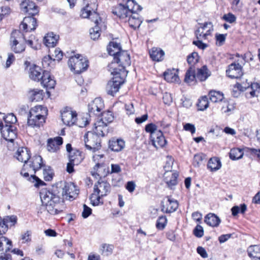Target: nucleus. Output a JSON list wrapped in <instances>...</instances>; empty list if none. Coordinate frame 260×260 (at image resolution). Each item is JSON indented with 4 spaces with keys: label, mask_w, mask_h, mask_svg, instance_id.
Masks as SVG:
<instances>
[{
    "label": "nucleus",
    "mask_w": 260,
    "mask_h": 260,
    "mask_svg": "<svg viewBox=\"0 0 260 260\" xmlns=\"http://www.w3.org/2000/svg\"><path fill=\"white\" fill-rule=\"evenodd\" d=\"M57 188V186H53L51 189H43L40 193L42 204L45 206L47 212L52 215L57 214L63 209Z\"/></svg>",
    "instance_id": "obj_1"
},
{
    "label": "nucleus",
    "mask_w": 260,
    "mask_h": 260,
    "mask_svg": "<svg viewBox=\"0 0 260 260\" xmlns=\"http://www.w3.org/2000/svg\"><path fill=\"white\" fill-rule=\"evenodd\" d=\"M131 61L129 54L126 51L123 50L117 56L113 57V60L108 65V70L111 74L119 73L122 75H127L125 68L131 65Z\"/></svg>",
    "instance_id": "obj_2"
},
{
    "label": "nucleus",
    "mask_w": 260,
    "mask_h": 260,
    "mask_svg": "<svg viewBox=\"0 0 260 260\" xmlns=\"http://www.w3.org/2000/svg\"><path fill=\"white\" fill-rule=\"evenodd\" d=\"M141 7L135 1H129L125 4H120L113 8L112 12L120 19L126 22L127 18L135 11H141Z\"/></svg>",
    "instance_id": "obj_3"
},
{
    "label": "nucleus",
    "mask_w": 260,
    "mask_h": 260,
    "mask_svg": "<svg viewBox=\"0 0 260 260\" xmlns=\"http://www.w3.org/2000/svg\"><path fill=\"white\" fill-rule=\"evenodd\" d=\"M97 0H83V7L81 11V16L84 18H89L91 21L99 23L101 18L96 13L98 9Z\"/></svg>",
    "instance_id": "obj_4"
},
{
    "label": "nucleus",
    "mask_w": 260,
    "mask_h": 260,
    "mask_svg": "<svg viewBox=\"0 0 260 260\" xmlns=\"http://www.w3.org/2000/svg\"><path fill=\"white\" fill-rule=\"evenodd\" d=\"M25 36L20 30H14L10 37L11 50L16 53H20L25 49Z\"/></svg>",
    "instance_id": "obj_5"
},
{
    "label": "nucleus",
    "mask_w": 260,
    "mask_h": 260,
    "mask_svg": "<svg viewBox=\"0 0 260 260\" xmlns=\"http://www.w3.org/2000/svg\"><path fill=\"white\" fill-rule=\"evenodd\" d=\"M68 66L72 72L80 74L87 69L88 60L83 56L78 54L69 58Z\"/></svg>",
    "instance_id": "obj_6"
},
{
    "label": "nucleus",
    "mask_w": 260,
    "mask_h": 260,
    "mask_svg": "<svg viewBox=\"0 0 260 260\" xmlns=\"http://www.w3.org/2000/svg\"><path fill=\"white\" fill-rule=\"evenodd\" d=\"M100 136L104 137L102 135L98 134L96 131V126H94V133L88 132L84 136V140L86 148L93 151H95L100 147L101 140Z\"/></svg>",
    "instance_id": "obj_7"
},
{
    "label": "nucleus",
    "mask_w": 260,
    "mask_h": 260,
    "mask_svg": "<svg viewBox=\"0 0 260 260\" xmlns=\"http://www.w3.org/2000/svg\"><path fill=\"white\" fill-rule=\"evenodd\" d=\"M113 76L112 79L109 81L106 86V91L108 94L114 96L118 92L121 85L124 82L126 75H122L118 72L111 74Z\"/></svg>",
    "instance_id": "obj_8"
},
{
    "label": "nucleus",
    "mask_w": 260,
    "mask_h": 260,
    "mask_svg": "<svg viewBox=\"0 0 260 260\" xmlns=\"http://www.w3.org/2000/svg\"><path fill=\"white\" fill-rule=\"evenodd\" d=\"M114 117L111 111H108L102 114L101 119L94 123L98 134L105 136L108 133L107 125L114 120Z\"/></svg>",
    "instance_id": "obj_9"
},
{
    "label": "nucleus",
    "mask_w": 260,
    "mask_h": 260,
    "mask_svg": "<svg viewBox=\"0 0 260 260\" xmlns=\"http://www.w3.org/2000/svg\"><path fill=\"white\" fill-rule=\"evenodd\" d=\"M42 163V157L40 155H35L31 158L30 157L26 164L28 165V168L35 174L37 170L41 169L43 166ZM28 180L32 182H35V186H39L40 183L42 182V181L35 174H31Z\"/></svg>",
    "instance_id": "obj_10"
},
{
    "label": "nucleus",
    "mask_w": 260,
    "mask_h": 260,
    "mask_svg": "<svg viewBox=\"0 0 260 260\" xmlns=\"http://www.w3.org/2000/svg\"><path fill=\"white\" fill-rule=\"evenodd\" d=\"M214 26L211 22L199 23L194 34L197 39L208 40L212 36Z\"/></svg>",
    "instance_id": "obj_11"
},
{
    "label": "nucleus",
    "mask_w": 260,
    "mask_h": 260,
    "mask_svg": "<svg viewBox=\"0 0 260 260\" xmlns=\"http://www.w3.org/2000/svg\"><path fill=\"white\" fill-rule=\"evenodd\" d=\"M245 59V56H242L237 62L230 64L226 71L227 76L232 79L241 77L243 74L242 64H244Z\"/></svg>",
    "instance_id": "obj_12"
},
{
    "label": "nucleus",
    "mask_w": 260,
    "mask_h": 260,
    "mask_svg": "<svg viewBox=\"0 0 260 260\" xmlns=\"http://www.w3.org/2000/svg\"><path fill=\"white\" fill-rule=\"evenodd\" d=\"M57 185H59L60 187H62V196H66L70 199H75L78 194L79 190L72 182H60L59 183H57Z\"/></svg>",
    "instance_id": "obj_13"
},
{
    "label": "nucleus",
    "mask_w": 260,
    "mask_h": 260,
    "mask_svg": "<svg viewBox=\"0 0 260 260\" xmlns=\"http://www.w3.org/2000/svg\"><path fill=\"white\" fill-rule=\"evenodd\" d=\"M77 113L70 108H66L61 112V120L65 125L71 126L77 121Z\"/></svg>",
    "instance_id": "obj_14"
},
{
    "label": "nucleus",
    "mask_w": 260,
    "mask_h": 260,
    "mask_svg": "<svg viewBox=\"0 0 260 260\" xmlns=\"http://www.w3.org/2000/svg\"><path fill=\"white\" fill-rule=\"evenodd\" d=\"M1 133L4 139L11 142H13L17 137L16 128L13 125L5 124Z\"/></svg>",
    "instance_id": "obj_15"
},
{
    "label": "nucleus",
    "mask_w": 260,
    "mask_h": 260,
    "mask_svg": "<svg viewBox=\"0 0 260 260\" xmlns=\"http://www.w3.org/2000/svg\"><path fill=\"white\" fill-rule=\"evenodd\" d=\"M37 26V20L32 16L25 17L20 24L19 30L25 32L34 30Z\"/></svg>",
    "instance_id": "obj_16"
},
{
    "label": "nucleus",
    "mask_w": 260,
    "mask_h": 260,
    "mask_svg": "<svg viewBox=\"0 0 260 260\" xmlns=\"http://www.w3.org/2000/svg\"><path fill=\"white\" fill-rule=\"evenodd\" d=\"M104 108L103 100L100 98H95L88 105V112L90 115H100Z\"/></svg>",
    "instance_id": "obj_17"
},
{
    "label": "nucleus",
    "mask_w": 260,
    "mask_h": 260,
    "mask_svg": "<svg viewBox=\"0 0 260 260\" xmlns=\"http://www.w3.org/2000/svg\"><path fill=\"white\" fill-rule=\"evenodd\" d=\"M20 6L21 11L24 13L35 15L39 12L38 7L33 2L29 0L22 1Z\"/></svg>",
    "instance_id": "obj_18"
},
{
    "label": "nucleus",
    "mask_w": 260,
    "mask_h": 260,
    "mask_svg": "<svg viewBox=\"0 0 260 260\" xmlns=\"http://www.w3.org/2000/svg\"><path fill=\"white\" fill-rule=\"evenodd\" d=\"M178 207L177 201L167 197L162 202L161 211L166 213H172L175 211Z\"/></svg>",
    "instance_id": "obj_19"
},
{
    "label": "nucleus",
    "mask_w": 260,
    "mask_h": 260,
    "mask_svg": "<svg viewBox=\"0 0 260 260\" xmlns=\"http://www.w3.org/2000/svg\"><path fill=\"white\" fill-rule=\"evenodd\" d=\"M93 190L103 197L110 192V185L106 181L99 180L94 184Z\"/></svg>",
    "instance_id": "obj_20"
},
{
    "label": "nucleus",
    "mask_w": 260,
    "mask_h": 260,
    "mask_svg": "<svg viewBox=\"0 0 260 260\" xmlns=\"http://www.w3.org/2000/svg\"><path fill=\"white\" fill-rule=\"evenodd\" d=\"M92 158L95 165L93 168V171L91 172V173L93 176H94L95 178H97L100 176L98 169L104 166L105 157L103 154H95L93 156Z\"/></svg>",
    "instance_id": "obj_21"
},
{
    "label": "nucleus",
    "mask_w": 260,
    "mask_h": 260,
    "mask_svg": "<svg viewBox=\"0 0 260 260\" xmlns=\"http://www.w3.org/2000/svg\"><path fill=\"white\" fill-rule=\"evenodd\" d=\"M40 82L44 87L48 89L53 88L56 83L53 77L51 76L50 72L47 71H44L43 72L42 79Z\"/></svg>",
    "instance_id": "obj_22"
},
{
    "label": "nucleus",
    "mask_w": 260,
    "mask_h": 260,
    "mask_svg": "<svg viewBox=\"0 0 260 260\" xmlns=\"http://www.w3.org/2000/svg\"><path fill=\"white\" fill-rule=\"evenodd\" d=\"M153 145L157 149L164 147L167 144L163 134L161 131H158L156 134H153V137L151 138Z\"/></svg>",
    "instance_id": "obj_23"
},
{
    "label": "nucleus",
    "mask_w": 260,
    "mask_h": 260,
    "mask_svg": "<svg viewBox=\"0 0 260 260\" xmlns=\"http://www.w3.org/2000/svg\"><path fill=\"white\" fill-rule=\"evenodd\" d=\"M48 113V110L46 107L41 105L36 106L30 109L28 116H31L32 118L39 117V118H44Z\"/></svg>",
    "instance_id": "obj_24"
},
{
    "label": "nucleus",
    "mask_w": 260,
    "mask_h": 260,
    "mask_svg": "<svg viewBox=\"0 0 260 260\" xmlns=\"http://www.w3.org/2000/svg\"><path fill=\"white\" fill-rule=\"evenodd\" d=\"M138 12H133L126 21V22L128 23L129 26L134 29L139 28L143 22Z\"/></svg>",
    "instance_id": "obj_25"
},
{
    "label": "nucleus",
    "mask_w": 260,
    "mask_h": 260,
    "mask_svg": "<svg viewBox=\"0 0 260 260\" xmlns=\"http://www.w3.org/2000/svg\"><path fill=\"white\" fill-rule=\"evenodd\" d=\"M62 138L60 137L49 139L47 146L48 151L51 152L56 151L59 149V146L62 144Z\"/></svg>",
    "instance_id": "obj_26"
},
{
    "label": "nucleus",
    "mask_w": 260,
    "mask_h": 260,
    "mask_svg": "<svg viewBox=\"0 0 260 260\" xmlns=\"http://www.w3.org/2000/svg\"><path fill=\"white\" fill-rule=\"evenodd\" d=\"M15 156L19 161L24 162V164L27 163L30 157L29 151L25 147L19 148Z\"/></svg>",
    "instance_id": "obj_27"
},
{
    "label": "nucleus",
    "mask_w": 260,
    "mask_h": 260,
    "mask_svg": "<svg viewBox=\"0 0 260 260\" xmlns=\"http://www.w3.org/2000/svg\"><path fill=\"white\" fill-rule=\"evenodd\" d=\"M94 23L95 24V26L89 30L91 39L93 40L98 39L100 36V29L102 28L105 29L106 27V25L102 20L101 21L99 20V23H96L94 22Z\"/></svg>",
    "instance_id": "obj_28"
},
{
    "label": "nucleus",
    "mask_w": 260,
    "mask_h": 260,
    "mask_svg": "<svg viewBox=\"0 0 260 260\" xmlns=\"http://www.w3.org/2000/svg\"><path fill=\"white\" fill-rule=\"evenodd\" d=\"M125 146L124 141L120 139L112 138L109 140V147L114 151L118 152L122 150Z\"/></svg>",
    "instance_id": "obj_29"
},
{
    "label": "nucleus",
    "mask_w": 260,
    "mask_h": 260,
    "mask_svg": "<svg viewBox=\"0 0 260 260\" xmlns=\"http://www.w3.org/2000/svg\"><path fill=\"white\" fill-rule=\"evenodd\" d=\"M43 74L41 73V69L38 66L33 64L29 69V77L32 80L40 81Z\"/></svg>",
    "instance_id": "obj_30"
},
{
    "label": "nucleus",
    "mask_w": 260,
    "mask_h": 260,
    "mask_svg": "<svg viewBox=\"0 0 260 260\" xmlns=\"http://www.w3.org/2000/svg\"><path fill=\"white\" fill-rule=\"evenodd\" d=\"M178 174L169 172V170L165 173V180L168 186L172 188L177 183Z\"/></svg>",
    "instance_id": "obj_31"
},
{
    "label": "nucleus",
    "mask_w": 260,
    "mask_h": 260,
    "mask_svg": "<svg viewBox=\"0 0 260 260\" xmlns=\"http://www.w3.org/2000/svg\"><path fill=\"white\" fill-rule=\"evenodd\" d=\"M59 36L53 32L48 33L44 38V43L48 47H54L58 40Z\"/></svg>",
    "instance_id": "obj_32"
},
{
    "label": "nucleus",
    "mask_w": 260,
    "mask_h": 260,
    "mask_svg": "<svg viewBox=\"0 0 260 260\" xmlns=\"http://www.w3.org/2000/svg\"><path fill=\"white\" fill-rule=\"evenodd\" d=\"M149 54L152 59L156 61L162 60L165 55L164 51L160 48L156 47L152 48L149 51Z\"/></svg>",
    "instance_id": "obj_33"
},
{
    "label": "nucleus",
    "mask_w": 260,
    "mask_h": 260,
    "mask_svg": "<svg viewBox=\"0 0 260 260\" xmlns=\"http://www.w3.org/2000/svg\"><path fill=\"white\" fill-rule=\"evenodd\" d=\"M197 79L196 75L195 68L190 67L187 70L184 78V82L188 84H193L195 83Z\"/></svg>",
    "instance_id": "obj_34"
},
{
    "label": "nucleus",
    "mask_w": 260,
    "mask_h": 260,
    "mask_svg": "<svg viewBox=\"0 0 260 260\" xmlns=\"http://www.w3.org/2000/svg\"><path fill=\"white\" fill-rule=\"evenodd\" d=\"M248 256L252 260H260V246L258 245H251L247 249Z\"/></svg>",
    "instance_id": "obj_35"
},
{
    "label": "nucleus",
    "mask_w": 260,
    "mask_h": 260,
    "mask_svg": "<svg viewBox=\"0 0 260 260\" xmlns=\"http://www.w3.org/2000/svg\"><path fill=\"white\" fill-rule=\"evenodd\" d=\"M107 51L108 53L111 56H113V57L117 56L118 54L121 53L122 50H121V46L119 43L115 42H111L109 43Z\"/></svg>",
    "instance_id": "obj_36"
},
{
    "label": "nucleus",
    "mask_w": 260,
    "mask_h": 260,
    "mask_svg": "<svg viewBox=\"0 0 260 260\" xmlns=\"http://www.w3.org/2000/svg\"><path fill=\"white\" fill-rule=\"evenodd\" d=\"M204 221L208 225L213 227L217 226L220 222L219 218L213 213L208 214Z\"/></svg>",
    "instance_id": "obj_37"
},
{
    "label": "nucleus",
    "mask_w": 260,
    "mask_h": 260,
    "mask_svg": "<svg viewBox=\"0 0 260 260\" xmlns=\"http://www.w3.org/2000/svg\"><path fill=\"white\" fill-rule=\"evenodd\" d=\"M210 75V72L208 70L207 67L204 66L201 68L198 69L196 77L197 80L202 82L205 81Z\"/></svg>",
    "instance_id": "obj_38"
},
{
    "label": "nucleus",
    "mask_w": 260,
    "mask_h": 260,
    "mask_svg": "<svg viewBox=\"0 0 260 260\" xmlns=\"http://www.w3.org/2000/svg\"><path fill=\"white\" fill-rule=\"evenodd\" d=\"M165 79L168 82H176L179 81L177 72L174 69L168 70L164 74Z\"/></svg>",
    "instance_id": "obj_39"
},
{
    "label": "nucleus",
    "mask_w": 260,
    "mask_h": 260,
    "mask_svg": "<svg viewBox=\"0 0 260 260\" xmlns=\"http://www.w3.org/2000/svg\"><path fill=\"white\" fill-rule=\"evenodd\" d=\"M45 122V119L44 118H39V117L32 118L31 116H28V125L32 127H39L41 125H42Z\"/></svg>",
    "instance_id": "obj_40"
},
{
    "label": "nucleus",
    "mask_w": 260,
    "mask_h": 260,
    "mask_svg": "<svg viewBox=\"0 0 260 260\" xmlns=\"http://www.w3.org/2000/svg\"><path fill=\"white\" fill-rule=\"evenodd\" d=\"M12 247V242L7 238L2 236L0 237V251H5L7 252Z\"/></svg>",
    "instance_id": "obj_41"
},
{
    "label": "nucleus",
    "mask_w": 260,
    "mask_h": 260,
    "mask_svg": "<svg viewBox=\"0 0 260 260\" xmlns=\"http://www.w3.org/2000/svg\"><path fill=\"white\" fill-rule=\"evenodd\" d=\"M83 159L81 152L78 150H75L69 154V160L73 164L78 165Z\"/></svg>",
    "instance_id": "obj_42"
},
{
    "label": "nucleus",
    "mask_w": 260,
    "mask_h": 260,
    "mask_svg": "<svg viewBox=\"0 0 260 260\" xmlns=\"http://www.w3.org/2000/svg\"><path fill=\"white\" fill-rule=\"evenodd\" d=\"M210 101L213 103H221L224 99L223 94L215 90L210 91L209 93Z\"/></svg>",
    "instance_id": "obj_43"
},
{
    "label": "nucleus",
    "mask_w": 260,
    "mask_h": 260,
    "mask_svg": "<svg viewBox=\"0 0 260 260\" xmlns=\"http://www.w3.org/2000/svg\"><path fill=\"white\" fill-rule=\"evenodd\" d=\"M221 167V164L217 157H213L209 159L208 163V168L211 171H216L219 170Z\"/></svg>",
    "instance_id": "obj_44"
},
{
    "label": "nucleus",
    "mask_w": 260,
    "mask_h": 260,
    "mask_svg": "<svg viewBox=\"0 0 260 260\" xmlns=\"http://www.w3.org/2000/svg\"><path fill=\"white\" fill-rule=\"evenodd\" d=\"M29 99L32 102H38L43 99V90L35 89L29 91Z\"/></svg>",
    "instance_id": "obj_45"
},
{
    "label": "nucleus",
    "mask_w": 260,
    "mask_h": 260,
    "mask_svg": "<svg viewBox=\"0 0 260 260\" xmlns=\"http://www.w3.org/2000/svg\"><path fill=\"white\" fill-rule=\"evenodd\" d=\"M243 152L241 149L234 148L231 150L230 157L232 160H237L241 158L243 155Z\"/></svg>",
    "instance_id": "obj_46"
},
{
    "label": "nucleus",
    "mask_w": 260,
    "mask_h": 260,
    "mask_svg": "<svg viewBox=\"0 0 260 260\" xmlns=\"http://www.w3.org/2000/svg\"><path fill=\"white\" fill-rule=\"evenodd\" d=\"M247 89L249 90L251 97L258 96L260 93V85L257 83H251L250 87L247 86Z\"/></svg>",
    "instance_id": "obj_47"
},
{
    "label": "nucleus",
    "mask_w": 260,
    "mask_h": 260,
    "mask_svg": "<svg viewBox=\"0 0 260 260\" xmlns=\"http://www.w3.org/2000/svg\"><path fill=\"white\" fill-rule=\"evenodd\" d=\"M25 43L28 46L34 50H38L40 48V44L38 43V40L35 39V36H31L28 40L25 39Z\"/></svg>",
    "instance_id": "obj_48"
},
{
    "label": "nucleus",
    "mask_w": 260,
    "mask_h": 260,
    "mask_svg": "<svg viewBox=\"0 0 260 260\" xmlns=\"http://www.w3.org/2000/svg\"><path fill=\"white\" fill-rule=\"evenodd\" d=\"M208 98L204 96L199 100L197 105L199 110L203 111L208 107Z\"/></svg>",
    "instance_id": "obj_49"
},
{
    "label": "nucleus",
    "mask_w": 260,
    "mask_h": 260,
    "mask_svg": "<svg viewBox=\"0 0 260 260\" xmlns=\"http://www.w3.org/2000/svg\"><path fill=\"white\" fill-rule=\"evenodd\" d=\"M101 198H102V196L93 190V192L91 194L90 198L92 205L93 206H98L101 203L103 204V202L101 201Z\"/></svg>",
    "instance_id": "obj_50"
},
{
    "label": "nucleus",
    "mask_w": 260,
    "mask_h": 260,
    "mask_svg": "<svg viewBox=\"0 0 260 260\" xmlns=\"http://www.w3.org/2000/svg\"><path fill=\"white\" fill-rule=\"evenodd\" d=\"M114 248L113 245L108 244H103L101 246L102 254L106 255H110Z\"/></svg>",
    "instance_id": "obj_51"
},
{
    "label": "nucleus",
    "mask_w": 260,
    "mask_h": 260,
    "mask_svg": "<svg viewBox=\"0 0 260 260\" xmlns=\"http://www.w3.org/2000/svg\"><path fill=\"white\" fill-rule=\"evenodd\" d=\"M167 223V219L166 216H161L158 217L157 220L156 226L157 229L162 230L165 229Z\"/></svg>",
    "instance_id": "obj_52"
},
{
    "label": "nucleus",
    "mask_w": 260,
    "mask_h": 260,
    "mask_svg": "<svg viewBox=\"0 0 260 260\" xmlns=\"http://www.w3.org/2000/svg\"><path fill=\"white\" fill-rule=\"evenodd\" d=\"M199 56L197 52H193L190 55H189L187 57V62L190 65V67H193V65L195 64L199 61Z\"/></svg>",
    "instance_id": "obj_53"
},
{
    "label": "nucleus",
    "mask_w": 260,
    "mask_h": 260,
    "mask_svg": "<svg viewBox=\"0 0 260 260\" xmlns=\"http://www.w3.org/2000/svg\"><path fill=\"white\" fill-rule=\"evenodd\" d=\"M247 89L246 85L243 86L239 83L236 84L233 89V95L235 97L239 96L241 91H244Z\"/></svg>",
    "instance_id": "obj_54"
},
{
    "label": "nucleus",
    "mask_w": 260,
    "mask_h": 260,
    "mask_svg": "<svg viewBox=\"0 0 260 260\" xmlns=\"http://www.w3.org/2000/svg\"><path fill=\"white\" fill-rule=\"evenodd\" d=\"M145 129L147 133L150 134L151 138L153 137V134H156L158 131L157 129V126L152 123L146 125Z\"/></svg>",
    "instance_id": "obj_55"
},
{
    "label": "nucleus",
    "mask_w": 260,
    "mask_h": 260,
    "mask_svg": "<svg viewBox=\"0 0 260 260\" xmlns=\"http://www.w3.org/2000/svg\"><path fill=\"white\" fill-rule=\"evenodd\" d=\"M4 120L6 124L8 125H12L17 121L16 117L13 113L8 114L4 118Z\"/></svg>",
    "instance_id": "obj_56"
},
{
    "label": "nucleus",
    "mask_w": 260,
    "mask_h": 260,
    "mask_svg": "<svg viewBox=\"0 0 260 260\" xmlns=\"http://www.w3.org/2000/svg\"><path fill=\"white\" fill-rule=\"evenodd\" d=\"M53 173L52 170L50 169L49 167L47 168H46L43 170V176L45 180L46 181H50L52 179Z\"/></svg>",
    "instance_id": "obj_57"
},
{
    "label": "nucleus",
    "mask_w": 260,
    "mask_h": 260,
    "mask_svg": "<svg viewBox=\"0 0 260 260\" xmlns=\"http://www.w3.org/2000/svg\"><path fill=\"white\" fill-rule=\"evenodd\" d=\"M222 19L230 23H233L236 21V17L231 13L224 15Z\"/></svg>",
    "instance_id": "obj_58"
},
{
    "label": "nucleus",
    "mask_w": 260,
    "mask_h": 260,
    "mask_svg": "<svg viewBox=\"0 0 260 260\" xmlns=\"http://www.w3.org/2000/svg\"><path fill=\"white\" fill-rule=\"evenodd\" d=\"M224 105L226 106V109H224V106L221 107V110L223 113H228L232 111L234 109L233 104H230L228 102L224 101L223 102Z\"/></svg>",
    "instance_id": "obj_59"
},
{
    "label": "nucleus",
    "mask_w": 260,
    "mask_h": 260,
    "mask_svg": "<svg viewBox=\"0 0 260 260\" xmlns=\"http://www.w3.org/2000/svg\"><path fill=\"white\" fill-rule=\"evenodd\" d=\"M11 12L10 8L8 6H3L0 8V20L5 15L9 14Z\"/></svg>",
    "instance_id": "obj_60"
},
{
    "label": "nucleus",
    "mask_w": 260,
    "mask_h": 260,
    "mask_svg": "<svg viewBox=\"0 0 260 260\" xmlns=\"http://www.w3.org/2000/svg\"><path fill=\"white\" fill-rule=\"evenodd\" d=\"M3 220L9 225L11 226L14 225L17 221V217L16 216L12 215L11 216H7L4 218Z\"/></svg>",
    "instance_id": "obj_61"
},
{
    "label": "nucleus",
    "mask_w": 260,
    "mask_h": 260,
    "mask_svg": "<svg viewBox=\"0 0 260 260\" xmlns=\"http://www.w3.org/2000/svg\"><path fill=\"white\" fill-rule=\"evenodd\" d=\"M204 39H197L193 41V44L197 46L199 49L204 50L208 47V45L203 42Z\"/></svg>",
    "instance_id": "obj_62"
},
{
    "label": "nucleus",
    "mask_w": 260,
    "mask_h": 260,
    "mask_svg": "<svg viewBox=\"0 0 260 260\" xmlns=\"http://www.w3.org/2000/svg\"><path fill=\"white\" fill-rule=\"evenodd\" d=\"M31 232L27 231L21 235V240L22 243H25L30 242L31 241Z\"/></svg>",
    "instance_id": "obj_63"
},
{
    "label": "nucleus",
    "mask_w": 260,
    "mask_h": 260,
    "mask_svg": "<svg viewBox=\"0 0 260 260\" xmlns=\"http://www.w3.org/2000/svg\"><path fill=\"white\" fill-rule=\"evenodd\" d=\"M193 233L196 237H202L204 235L203 227L200 225H197L193 230Z\"/></svg>",
    "instance_id": "obj_64"
}]
</instances>
